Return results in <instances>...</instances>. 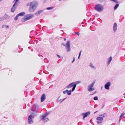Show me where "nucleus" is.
Listing matches in <instances>:
<instances>
[{
  "label": "nucleus",
  "instance_id": "40",
  "mask_svg": "<svg viewBox=\"0 0 125 125\" xmlns=\"http://www.w3.org/2000/svg\"><path fill=\"white\" fill-rule=\"evenodd\" d=\"M2 0H0V2Z\"/></svg>",
  "mask_w": 125,
  "mask_h": 125
},
{
  "label": "nucleus",
  "instance_id": "22",
  "mask_svg": "<svg viewBox=\"0 0 125 125\" xmlns=\"http://www.w3.org/2000/svg\"><path fill=\"white\" fill-rule=\"evenodd\" d=\"M66 98H65L63 99L62 100V99H60L59 100V98H57V100L58 101V102H60V103H61L62 102L66 99Z\"/></svg>",
  "mask_w": 125,
  "mask_h": 125
},
{
  "label": "nucleus",
  "instance_id": "11",
  "mask_svg": "<svg viewBox=\"0 0 125 125\" xmlns=\"http://www.w3.org/2000/svg\"><path fill=\"white\" fill-rule=\"evenodd\" d=\"M96 119L97 120V123L99 124L102 122L103 118L102 117H98Z\"/></svg>",
  "mask_w": 125,
  "mask_h": 125
},
{
  "label": "nucleus",
  "instance_id": "24",
  "mask_svg": "<svg viewBox=\"0 0 125 125\" xmlns=\"http://www.w3.org/2000/svg\"><path fill=\"white\" fill-rule=\"evenodd\" d=\"M106 115V114L105 113H104L103 114L100 115H99V116L100 117H102V118H103V117H105Z\"/></svg>",
  "mask_w": 125,
  "mask_h": 125
},
{
  "label": "nucleus",
  "instance_id": "29",
  "mask_svg": "<svg viewBox=\"0 0 125 125\" xmlns=\"http://www.w3.org/2000/svg\"><path fill=\"white\" fill-rule=\"evenodd\" d=\"M52 8H53L52 7H48L47 8V10H50L52 9Z\"/></svg>",
  "mask_w": 125,
  "mask_h": 125
},
{
  "label": "nucleus",
  "instance_id": "32",
  "mask_svg": "<svg viewBox=\"0 0 125 125\" xmlns=\"http://www.w3.org/2000/svg\"><path fill=\"white\" fill-rule=\"evenodd\" d=\"M82 51H81L80 52L79 54V56H80L81 54V53Z\"/></svg>",
  "mask_w": 125,
  "mask_h": 125
},
{
  "label": "nucleus",
  "instance_id": "35",
  "mask_svg": "<svg viewBox=\"0 0 125 125\" xmlns=\"http://www.w3.org/2000/svg\"><path fill=\"white\" fill-rule=\"evenodd\" d=\"M5 26V25H3L2 26V28H4V26Z\"/></svg>",
  "mask_w": 125,
  "mask_h": 125
},
{
  "label": "nucleus",
  "instance_id": "30",
  "mask_svg": "<svg viewBox=\"0 0 125 125\" xmlns=\"http://www.w3.org/2000/svg\"><path fill=\"white\" fill-rule=\"evenodd\" d=\"M122 117L121 116H120V117H119V122H120V120H121Z\"/></svg>",
  "mask_w": 125,
  "mask_h": 125
},
{
  "label": "nucleus",
  "instance_id": "37",
  "mask_svg": "<svg viewBox=\"0 0 125 125\" xmlns=\"http://www.w3.org/2000/svg\"><path fill=\"white\" fill-rule=\"evenodd\" d=\"M80 56H79H79L78 57V59H79L80 58Z\"/></svg>",
  "mask_w": 125,
  "mask_h": 125
},
{
  "label": "nucleus",
  "instance_id": "26",
  "mask_svg": "<svg viewBox=\"0 0 125 125\" xmlns=\"http://www.w3.org/2000/svg\"><path fill=\"white\" fill-rule=\"evenodd\" d=\"M19 16L18 15V14H17L15 17L14 18V20L15 21L17 20L18 19Z\"/></svg>",
  "mask_w": 125,
  "mask_h": 125
},
{
  "label": "nucleus",
  "instance_id": "42",
  "mask_svg": "<svg viewBox=\"0 0 125 125\" xmlns=\"http://www.w3.org/2000/svg\"><path fill=\"white\" fill-rule=\"evenodd\" d=\"M30 38H31V36H30Z\"/></svg>",
  "mask_w": 125,
  "mask_h": 125
},
{
  "label": "nucleus",
  "instance_id": "1",
  "mask_svg": "<svg viewBox=\"0 0 125 125\" xmlns=\"http://www.w3.org/2000/svg\"><path fill=\"white\" fill-rule=\"evenodd\" d=\"M37 5V3L35 2H31L29 9V11L31 12L34 11L36 8Z\"/></svg>",
  "mask_w": 125,
  "mask_h": 125
},
{
  "label": "nucleus",
  "instance_id": "16",
  "mask_svg": "<svg viewBox=\"0 0 125 125\" xmlns=\"http://www.w3.org/2000/svg\"><path fill=\"white\" fill-rule=\"evenodd\" d=\"M112 60V57L111 56L107 60V64L108 66Z\"/></svg>",
  "mask_w": 125,
  "mask_h": 125
},
{
  "label": "nucleus",
  "instance_id": "19",
  "mask_svg": "<svg viewBox=\"0 0 125 125\" xmlns=\"http://www.w3.org/2000/svg\"><path fill=\"white\" fill-rule=\"evenodd\" d=\"M42 10H38L37 12L35 13V15L36 16L39 15L42 12Z\"/></svg>",
  "mask_w": 125,
  "mask_h": 125
},
{
  "label": "nucleus",
  "instance_id": "28",
  "mask_svg": "<svg viewBox=\"0 0 125 125\" xmlns=\"http://www.w3.org/2000/svg\"><path fill=\"white\" fill-rule=\"evenodd\" d=\"M125 113H123L121 114L120 116L123 117L125 115Z\"/></svg>",
  "mask_w": 125,
  "mask_h": 125
},
{
  "label": "nucleus",
  "instance_id": "12",
  "mask_svg": "<svg viewBox=\"0 0 125 125\" xmlns=\"http://www.w3.org/2000/svg\"><path fill=\"white\" fill-rule=\"evenodd\" d=\"M8 17V15L7 14H5L4 16L2 17H0V21H1L3 20H4L6 19Z\"/></svg>",
  "mask_w": 125,
  "mask_h": 125
},
{
  "label": "nucleus",
  "instance_id": "23",
  "mask_svg": "<svg viewBox=\"0 0 125 125\" xmlns=\"http://www.w3.org/2000/svg\"><path fill=\"white\" fill-rule=\"evenodd\" d=\"M72 87H73L72 89L71 90L69 91V92H70V93H71L73 91L75 90V88L74 87L72 86Z\"/></svg>",
  "mask_w": 125,
  "mask_h": 125
},
{
  "label": "nucleus",
  "instance_id": "10",
  "mask_svg": "<svg viewBox=\"0 0 125 125\" xmlns=\"http://www.w3.org/2000/svg\"><path fill=\"white\" fill-rule=\"evenodd\" d=\"M111 85L110 82H107L104 85L105 88L107 90H109V87Z\"/></svg>",
  "mask_w": 125,
  "mask_h": 125
},
{
  "label": "nucleus",
  "instance_id": "41",
  "mask_svg": "<svg viewBox=\"0 0 125 125\" xmlns=\"http://www.w3.org/2000/svg\"><path fill=\"white\" fill-rule=\"evenodd\" d=\"M29 48H30V47H28V48H29Z\"/></svg>",
  "mask_w": 125,
  "mask_h": 125
},
{
  "label": "nucleus",
  "instance_id": "8",
  "mask_svg": "<svg viewBox=\"0 0 125 125\" xmlns=\"http://www.w3.org/2000/svg\"><path fill=\"white\" fill-rule=\"evenodd\" d=\"M48 113H47L43 114L41 116V118L42 120L43 121H47V120H48V118H46V117L49 114Z\"/></svg>",
  "mask_w": 125,
  "mask_h": 125
},
{
  "label": "nucleus",
  "instance_id": "15",
  "mask_svg": "<svg viewBox=\"0 0 125 125\" xmlns=\"http://www.w3.org/2000/svg\"><path fill=\"white\" fill-rule=\"evenodd\" d=\"M117 25L116 23H115L114 24L113 27V30L114 32H116L117 30Z\"/></svg>",
  "mask_w": 125,
  "mask_h": 125
},
{
  "label": "nucleus",
  "instance_id": "27",
  "mask_svg": "<svg viewBox=\"0 0 125 125\" xmlns=\"http://www.w3.org/2000/svg\"><path fill=\"white\" fill-rule=\"evenodd\" d=\"M94 100H98V98L97 96H95L94 97Z\"/></svg>",
  "mask_w": 125,
  "mask_h": 125
},
{
  "label": "nucleus",
  "instance_id": "31",
  "mask_svg": "<svg viewBox=\"0 0 125 125\" xmlns=\"http://www.w3.org/2000/svg\"><path fill=\"white\" fill-rule=\"evenodd\" d=\"M75 33L78 36H79L80 34V33L79 32H75Z\"/></svg>",
  "mask_w": 125,
  "mask_h": 125
},
{
  "label": "nucleus",
  "instance_id": "20",
  "mask_svg": "<svg viewBox=\"0 0 125 125\" xmlns=\"http://www.w3.org/2000/svg\"><path fill=\"white\" fill-rule=\"evenodd\" d=\"M89 66L92 69H96V68L93 65V64L92 63H90L89 64Z\"/></svg>",
  "mask_w": 125,
  "mask_h": 125
},
{
  "label": "nucleus",
  "instance_id": "6",
  "mask_svg": "<svg viewBox=\"0 0 125 125\" xmlns=\"http://www.w3.org/2000/svg\"><path fill=\"white\" fill-rule=\"evenodd\" d=\"M95 83V82H93V83L89 85L87 88V90L88 91L91 92L94 91V88L93 87V86Z\"/></svg>",
  "mask_w": 125,
  "mask_h": 125
},
{
  "label": "nucleus",
  "instance_id": "39",
  "mask_svg": "<svg viewBox=\"0 0 125 125\" xmlns=\"http://www.w3.org/2000/svg\"><path fill=\"white\" fill-rule=\"evenodd\" d=\"M97 112V111H96V112H94V114L95 113H96Z\"/></svg>",
  "mask_w": 125,
  "mask_h": 125
},
{
  "label": "nucleus",
  "instance_id": "25",
  "mask_svg": "<svg viewBox=\"0 0 125 125\" xmlns=\"http://www.w3.org/2000/svg\"><path fill=\"white\" fill-rule=\"evenodd\" d=\"M119 6V4H116L115 6L114 7V9L115 10H116L117 8Z\"/></svg>",
  "mask_w": 125,
  "mask_h": 125
},
{
  "label": "nucleus",
  "instance_id": "36",
  "mask_svg": "<svg viewBox=\"0 0 125 125\" xmlns=\"http://www.w3.org/2000/svg\"><path fill=\"white\" fill-rule=\"evenodd\" d=\"M6 26V27L7 28H8V26L7 25V26Z\"/></svg>",
  "mask_w": 125,
  "mask_h": 125
},
{
  "label": "nucleus",
  "instance_id": "38",
  "mask_svg": "<svg viewBox=\"0 0 125 125\" xmlns=\"http://www.w3.org/2000/svg\"><path fill=\"white\" fill-rule=\"evenodd\" d=\"M66 40V39H65V38H64V41H65Z\"/></svg>",
  "mask_w": 125,
  "mask_h": 125
},
{
  "label": "nucleus",
  "instance_id": "33",
  "mask_svg": "<svg viewBox=\"0 0 125 125\" xmlns=\"http://www.w3.org/2000/svg\"><path fill=\"white\" fill-rule=\"evenodd\" d=\"M74 61H75V58H74V57L73 60L72 61V62L73 63L74 62Z\"/></svg>",
  "mask_w": 125,
  "mask_h": 125
},
{
  "label": "nucleus",
  "instance_id": "43",
  "mask_svg": "<svg viewBox=\"0 0 125 125\" xmlns=\"http://www.w3.org/2000/svg\"><path fill=\"white\" fill-rule=\"evenodd\" d=\"M38 55H39V56H40V55L38 54Z\"/></svg>",
  "mask_w": 125,
  "mask_h": 125
},
{
  "label": "nucleus",
  "instance_id": "13",
  "mask_svg": "<svg viewBox=\"0 0 125 125\" xmlns=\"http://www.w3.org/2000/svg\"><path fill=\"white\" fill-rule=\"evenodd\" d=\"M90 111L87 112L85 113H83L82 115H83V118L84 119L85 117L90 115Z\"/></svg>",
  "mask_w": 125,
  "mask_h": 125
},
{
  "label": "nucleus",
  "instance_id": "18",
  "mask_svg": "<svg viewBox=\"0 0 125 125\" xmlns=\"http://www.w3.org/2000/svg\"><path fill=\"white\" fill-rule=\"evenodd\" d=\"M33 113L31 115L32 116V117L34 118V117L37 116V111L36 110L33 111Z\"/></svg>",
  "mask_w": 125,
  "mask_h": 125
},
{
  "label": "nucleus",
  "instance_id": "17",
  "mask_svg": "<svg viewBox=\"0 0 125 125\" xmlns=\"http://www.w3.org/2000/svg\"><path fill=\"white\" fill-rule=\"evenodd\" d=\"M63 93L64 94H65L66 93L68 95H70L71 94V93L69 92V91L68 90H66L65 91H63Z\"/></svg>",
  "mask_w": 125,
  "mask_h": 125
},
{
  "label": "nucleus",
  "instance_id": "5",
  "mask_svg": "<svg viewBox=\"0 0 125 125\" xmlns=\"http://www.w3.org/2000/svg\"><path fill=\"white\" fill-rule=\"evenodd\" d=\"M62 45H63L66 47L67 51V52L70 51L71 48H70V43L69 41H68L66 44H64L63 43H62Z\"/></svg>",
  "mask_w": 125,
  "mask_h": 125
},
{
  "label": "nucleus",
  "instance_id": "2",
  "mask_svg": "<svg viewBox=\"0 0 125 125\" xmlns=\"http://www.w3.org/2000/svg\"><path fill=\"white\" fill-rule=\"evenodd\" d=\"M81 82L80 81H78L74 82H72L70 84L66 86V88L67 89L70 88L72 86L76 88L77 84H78Z\"/></svg>",
  "mask_w": 125,
  "mask_h": 125
},
{
  "label": "nucleus",
  "instance_id": "9",
  "mask_svg": "<svg viewBox=\"0 0 125 125\" xmlns=\"http://www.w3.org/2000/svg\"><path fill=\"white\" fill-rule=\"evenodd\" d=\"M32 115H30L29 116L28 118V123L29 124H31L33 123V121L32 120Z\"/></svg>",
  "mask_w": 125,
  "mask_h": 125
},
{
  "label": "nucleus",
  "instance_id": "21",
  "mask_svg": "<svg viewBox=\"0 0 125 125\" xmlns=\"http://www.w3.org/2000/svg\"><path fill=\"white\" fill-rule=\"evenodd\" d=\"M18 14L19 16H23L25 14V13L24 12H21Z\"/></svg>",
  "mask_w": 125,
  "mask_h": 125
},
{
  "label": "nucleus",
  "instance_id": "34",
  "mask_svg": "<svg viewBox=\"0 0 125 125\" xmlns=\"http://www.w3.org/2000/svg\"><path fill=\"white\" fill-rule=\"evenodd\" d=\"M57 55L59 58H60L61 57V56L59 55L58 54H57Z\"/></svg>",
  "mask_w": 125,
  "mask_h": 125
},
{
  "label": "nucleus",
  "instance_id": "3",
  "mask_svg": "<svg viewBox=\"0 0 125 125\" xmlns=\"http://www.w3.org/2000/svg\"><path fill=\"white\" fill-rule=\"evenodd\" d=\"M34 17L33 14H28L26 15L24 17V18H22L21 21L22 22H25L27 20H29Z\"/></svg>",
  "mask_w": 125,
  "mask_h": 125
},
{
  "label": "nucleus",
  "instance_id": "4",
  "mask_svg": "<svg viewBox=\"0 0 125 125\" xmlns=\"http://www.w3.org/2000/svg\"><path fill=\"white\" fill-rule=\"evenodd\" d=\"M103 7L100 4H97L96 5L95 7V10L98 12H101L104 9Z\"/></svg>",
  "mask_w": 125,
  "mask_h": 125
},
{
  "label": "nucleus",
  "instance_id": "14",
  "mask_svg": "<svg viewBox=\"0 0 125 125\" xmlns=\"http://www.w3.org/2000/svg\"><path fill=\"white\" fill-rule=\"evenodd\" d=\"M46 99V96L45 94H43L41 97V102H43Z\"/></svg>",
  "mask_w": 125,
  "mask_h": 125
},
{
  "label": "nucleus",
  "instance_id": "7",
  "mask_svg": "<svg viewBox=\"0 0 125 125\" xmlns=\"http://www.w3.org/2000/svg\"><path fill=\"white\" fill-rule=\"evenodd\" d=\"M19 0H14V1H15V3L13 5L12 8L11 9V11L12 12H13L15 11L16 8L17 6V4L18 3V1Z\"/></svg>",
  "mask_w": 125,
  "mask_h": 125
}]
</instances>
